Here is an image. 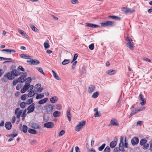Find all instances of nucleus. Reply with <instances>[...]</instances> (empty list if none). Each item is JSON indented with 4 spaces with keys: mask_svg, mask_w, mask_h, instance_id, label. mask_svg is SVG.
<instances>
[{
    "mask_svg": "<svg viewBox=\"0 0 152 152\" xmlns=\"http://www.w3.org/2000/svg\"><path fill=\"white\" fill-rule=\"evenodd\" d=\"M138 113L136 109L134 110H133L132 111L130 115V117H131L132 115H135V114Z\"/></svg>",
    "mask_w": 152,
    "mask_h": 152,
    "instance_id": "37998d69",
    "label": "nucleus"
},
{
    "mask_svg": "<svg viewBox=\"0 0 152 152\" xmlns=\"http://www.w3.org/2000/svg\"><path fill=\"white\" fill-rule=\"evenodd\" d=\"M26 109H25L24 110L23 112V113L21 115V117H22V120L23 121H24L25 117L26 115Z\"/></svg>",
    "mask_w": 152,
    "mask_h": 152,
    "instance_id": "f704fd0d",
    "label": "nucleus"
},
{
    "mask_svg": "<svg viewBox=\"0 0 152 152\" xmlns=\"http://www.w3.org/2000/svg\"><path fill=\"white\" fill-rule=\"evenodd\" d=\"M48 98H45L42 99L38 102V103L39 104H42L46 103L48 100Z\"/></svg>",
    "mask_w": 152,
    "mask_h": 152,
    "instance_id": "4be33fe9",
    "label": "nucleus"
},
{
    "mask_svg": "<svg viewBox=\"0 0 152 152\" xmlns=\"http://www.w3.org/2000/svg\"><path fill=\"white\" fill-rule=\"evenodd\" d=\"M147 140L145 139H142L140 140V144L141 145H143L146 143Z\"/></svg>",
    "mask_w": 152,
    "mask_h": 152,
    "instance_id": "cd10ccee",
    "label": "nucleus"
},
{
    "mask_svg": "<svg viewBox=\"0 0 152 152\" xmlns=\"http://www.w3.org/2000/svg\"><path fill=\"white\" fill-rule=\"evenodd\" d=\"M28 131L30 133L33 134H35L37 133L36 131L35 130L31 129H29Z\"/></svg>",
    "mask_w": 152,
    "mask_h": 152,
    "instance_id": "72a5a7b5",
    "label": "nucleus"
},
{
    "mask_svg": "<svg viewBox=\"0 0 152 152\" xmlns=\"http://www.w3.org/2000/svg\"><path fill=\"white\" fill-rule=\"evenodd\" d=\"M128 144L126 142V138H125L124 143V138L123 137H120V142L119 144V148H116L114 150V152H119L120 151H124V147L128 148Z\"/></svg>",
    "mask_w": 152,
    "mask_h": 152,
    "instance_id": "f257e3e1",
    "label": "nucleus"
},
{
    "mask_svg": "<svg viewBox=\"0 0 152 152\" xmlns=\"http://www.w3.org/2000/svg\"><path fill=\"white\" fill-rule=\"evenodd\" d=\"M35 104L34 103H32L30 104L27 108V110H28L27 112L28 113H29L33 112L35 108L34 107Z\"/></svg>",
    "mask_w": 152,
    "mask_h": 152,
    "instance_id": "423d86ee",
    "label": "nucleus"
},
{
    "mask_svg": "<svg viewBox=\"0 0 152 152\" xmlns=\"http://www.w3.org/2000/svg\"><path fill=\"white\" fill-rule=\"evenodd\" d=\"M36 94H37V95L36 96V98L37 99L42 98L44 97V94L42 93L39 94H38L37 93Z\"/></svg>",
    "mask_w": 152,
    "mask_h": 152,
    "instance_id": "c756f323",
    "label": "nucleus"
},
{
    "mask_svg": "<svg viewBox=\"0 0 152 152\" xmlns=\"http://www.w3.org/2000/svg\"><path fill=\"white\" fill-rule=\"evenodd\" d=\"M30 85L29 84H25L21 90V92L23 93L25 92L26 90L28 88V86Z\"/></svg>",
    "mask_w": 152,
    "mask_h": 152,
    "instance_id": "4468645a",
    "label": "nucleus"
},
{
    "mask_svg": "<svg viewBox=\"0 0 152 152\" xmlns=\"http://www.w3.org/2000/svg\"><path fill=\"white\" fill-rule=\"evenodd\" d=\"M110 150L109 146L106 147L104 150V152H110Z\"/></svg>",
    "mask_w": 152,
    "mask_h": 152,
    "instance_id": "5fc2aeb1",
    "label": "nucleus"
},
{
    "mask_svg": "<svg viewBox=\"0 0 152 152\" xmlns=\"http://www.w3.org/2000/svg\"><path fill=\"white\" fill-rule=\"evenodd\" d=\"M139 97L140 98V100L142 102H140V104L142 106L144 105L146 103V99L143 98V95L140 94L139 95Z\"/></svg>",
    "mask_w": 152,
    "mask_h": 152,
    "instance_id": "1a4fd4ad",
    "label": "nucleus"
},
{
    "mask_svg": "<svg viewBox=\"0 0 152 152\" xmlns=\"http://www.w3.org/2000/svg\"><path fill=\"white\" fill-rule=\"evenodd\" d=\"M109 17L113 19H114L115 20H121V18L117 16L113 15H110L109 16Z\"/></svg>",
    "mask_w": 152,
    "mask_h": 152,
    "instance_id": "393cba45",
    "label": "nucleus"
},
{
    "mask_svg": "<svg viewBox=\"0 0 152 152\" xmlns=\"http://www.w3.org/2000/svg\"><path fill=\"white\" fill-rule=\"evenodd\" d=\"M44 46L45 49L49 48L50 47L49 44L46 42L44 43Z\"/></svg>",
    "mask_w": 152,
    "mask_h": 152,
    "instance_id": "09e8293b",
    "label": "nucleus"
},
{
    "mask_svg": "<svg viewBox=\"0 0 152 152\" xmlns=\"http://www.w3.org/2000/svg\"><path fill=\"white\" fill-rule=\"evenodd\" d=\"M49 119V117L47 115H44L43 117V120L45 122L47 121Z\"/></svg>",
    "mask_w": 152,
    "mask_h": 152,
    "instance_id": "6e6d98bb",
    "label": "nucleus"
},
{
    "mask_svg": "<svg viewBox=\"0 0 152 152\" xmlns=\"http://www.w3.org/2000/svg\"><path fill=\"white\" fill-rule=\"evenodd\" d=\"M18 32L23 36L25 37H27V34H26V33L23 31L21 30L20 29H18Z\"/></svg>",
    "mask_w": 152,
    "mask_h": 152,
    "instance_id": "a878e982",
    "label": "nucleus"
},
{
    "mask_svg": "<svg viewBox=\"0 0 152 152\" xmlns=\"http://www.w3.org/2000/svg\"><path fill=\"white\" fill-rule=\"evenodd\" d=\"M58 100V98L56 96H54L50 99V101L52 103H55Z\"/></svg>",
    "mask_w": 152,
    "mask_h": 152,
    "instance_id": "412c9836",
    "label": "nucleus"
},
{
    "mask_svg": "<svg viewBox=\"0 0 152 152\" xmlns=\"http://www.w3.org/2000/svg\"><path fill=\"white\" fill-rule=\"evenodd\" d=\"M26 103L24 102H22L20 104V106L21 108H23L26 106Z\"/></svg>",
    "mask_w": 152,
    "mask_h": 152,
    "instance_id": "864d4df0",
    "label": "nucleus"
},
{
    "mask_svg": "<svg viewBox=\"0 0 152 152\" xmlns=\"http://www.w3.org/2000/svg\"><path fill=\"white\" fill-rule=\"evenodd\" d=\"M17 135V134H8L7 135V137H12L13 138L15 137Z\"/></svg>",
    "mask_w": 152,
    "mask_h": 152,
    "instance_id": "e2e57ef3",
    "label": "nucleus"
},
{
    "mask_svg": "<svg viewBox=\"0 0 152 152\" xmlns=\"http://www.w3.org/2000/svg\"><path fill=\"white\" fill-rule=\"evenodd\" d=\"M95 89L96 87L94 85H90L88 87V92L90 94H91L95 91Z\"/></svg>",
    "mask_w": 152,
    "mask_h": 152,
    "instance_id": "39448f33",
    "label": "nucleus"
},
{
    "mask_svg": "<svg viewBox=\"0 0 152 152\" xmlns=\"http://www.w3.org/2000/svg\"><path fill=\"white\" fill-rule=\"evenodd\" d=\"M52 72L53 74V76L56 79L58 80H61V78L59 77L56 74L54 71L53 70H52Z\"/></svg>",
    "mask_w": 152,
    "mask_h": 152,
    "instance_id": "bb28decb",
    "label": "nucleus"
},
{
    "mask_svg": "<svg viewBox=\"0 0 152 152\" xmlns=\"http://www.w3.org/2000/svg\"><path fill=\"white\" fill-rule=\"evenodd\" d=\"M69 59H64L62 62V64L63 65H65L69 63Z\"/></svg>",
    "mask_w": 152,
    "mask_h": 152,
    "instance_id": "a19ab883",
    "label": "nucleus"
},
{
    "mask_svg": "<svg viewBox=\"0 0 152 152\" xmlns=\"http://www.w3.org/2000/svg\"><path fill=\"white\" fill-rule=\"evenodd\" d=\"M128 8L123 7L121 9V10L126 14H127Z\"/></svg>",
    "mask_w": 152,
    "mask_h": 152,
    "instance_id": "3c124183",
    "label": "nucleus"
},
{
    "mask_svg": "<svg viewBox=\"0 0 152 152\" xmlns=\"http://www.w3.org/2000/svg\"><path fill=\"white\" fill-rule=\"evenodd\" d=\"M60 114V113L58 111H55L53 113V116L55 118L58 117Z\"/></svg>",
    "mask_w": 152,
    "mask_h": 152,
    "instance_id": "7c9ffc66",
    "label": "nucleus"
},
{
    "mask_svg": "<svg viewBox=\"0 0 152 152\" xmlns=\"http://www.w3.org/2000/svg\"><path fill=\"white\" fill-rule=\"evenodd\" d=\"M77 57H78V55H77V54H76V53L75 54H74L73 60H72V61L71 62V63H72L73 62H74V61H75V60L77 59Z\"/></svg>",
    "mask_w": 152,
    "mask_h": 152,
    "instance_id": "de8ad7c7",
    "label": "nucleus"
},
{
    "mask_svg": "<svg viewBox=\"0 0 152 152\" xmlns=\"http://www.w3.org/2000/svg\"><path fill=\"white\" fill-rule=\"evenodd\" d=\"M106 23L107 26H112L114 23V22L113 21L108 20L106 21Z\"/></svg>",
    "mask_w": 152,
    "mask_h": 152,
    "instance_id": "c9c22d12",
    "label": "nucleus"
},
{
    "mask_svg": "<svg viewBox=\"0 0 152 152\" xmlns=\"http://www.w3.org/2000/svg\"><path fill=\"white\" fill-rule=\"evenodd\" d=\"M19 108H16L15 110V114L16 115L17 118H19L22 113V110H19Z\"/></svg>",
    "mask_w": 152,
    "mask_h": 152,
    "instance_id": "0eeeda50",
    "label": "nucleus"
},
{
    "mask_svg": "<svg viewBox=\"0 0 152 152\" xmlns=\"http://www.w3.org/2000/svg\"><path fill=\"white\" fill-rule=\"evenodd\" d=\"M3 59L7 61L4 62V63H7L8 61H11L12 60L11 58H3Z\"/></svg>",
    "mask_w": 152,
    "mask_h": 152,
    "instance_id": "8fccbe9b",
    "label": "nucleus"
},
{
    "mask_svg": "<svg viewBox=\"0 0 152 152\" xmlns=\"http://www.w3.org/2000/svg\"><path fill=\"white\" fill-rule=\"evenodd\" d=\"M4 77L8 78L9 80H11L14 79V77L13 76L11 72H9L4 75Z\"/></svg>",
    "mask_w": 152,
    "mask_h": 152,
    "instance_id": "9d476101",
    "label": "nucleus"
},
{
    "mask_svg": "<svg viewBox=\"0 0 152 152\" xmlns=\"http://www.w3.org/2000/svg\"><path fill=\"white\" fill-rule=\"evenodd\" d=\"M65 131L64 130H62L61 131V132H60L59 136H61L62 135H63L65 133Z\"/></svg>",
    "mask_w": 152,
    "mask_h": 152,
    "instance_id": "680f3d73",
    "label": "nucleus"
},
{
    "mask_svg": "<svg viewBox=\"0 0 152 152\" xmlns=\"http://www.w3.org/2000/svg\"><path fill=\"white\" fill-rule=\"evenodd\" d=\"M105 146V143L103 144L101 146L99 147L98 148L99 151H102L103 149L104 148Z\"/></svg>",
    "mask_w": 152,
    "mask_h": 152,
    "instance_id": "79ce46f5",
    "label": "nucleus"
},
{
    "mask_svg": "<svg viewBox=\"0 0 152 152\" xmlns=\"http://www.w3.org/2000/svg\"><path fill=\"white\" fill-rule=\"evenodd\" d=\"M117 142L115 141H112L110 143V147L111 148H114Z\"/></svg>",
    "mask_w": 152,
    "mask_h": 152,
    "instance_id": "c85d7f7f",
    "label": "nucleus"
},
{
    "mask_svg": "<svg viewBox=\"0 0 152 152\" xmlns=\"http://www.w3.org/2000/svg\"><path fill=\"white\" fill-rule=\"evenodd\" d=\"M145 108V107H140L137 108L136 109L138 113L140 111L144 110Z\"/></svg>",
    "mask_w": 152,
    "mask_h": 152,
    "instance_id": "2f4dec72",
    "label": "nucleus"
},
{
    "mask_svg": "<svg viewBox=\"0 0 152 152\" xmlns=\"http://www.w3.org/2000/svg\"><path fill=\"white\" fill-rule=\"evenodd\" d=\"M17 69L18 70L20 71H24L25 70V69L22 67V66H19L18 68Z\"/></svg>",
    "mask_w": 152,
    "mask_h": 152,
    "instance_id": "13d9d810",
    "label": "nucleus"
},
{
    "mask_svg": "<svg viewBox=\"0 0 152 152\" xmlns=\"http://www.w3.org/2000/svg\"><path fill=\"white\" fill-rule=\"evenodd\" d=\"M31 57H30L29 58H28V59L27 60V62L29 63L30 65H31V61L33 59L31 58Z\"/></svg>",
    "mask_w": 152,
    "mask_h": 152,
    "instance_id": "69168bd1",
    "label": "nucleus"
},
{
    "mask_svg": "<svg viewBox=\"0 0 152 152\" xmlns=\"http://www.w3.org/2000/svg\"><path fill=\"white\" fill-rule=\"evenodd\" d=\"M5 126L7 129L10 130L12 126L11 122H9L5 123Z\"/></svg>",
    "mask_w": 152,
    "mask_h": 152,
    "instance_id": "dca6fc26",
    "label": "nucleus"
},
{
    "mask_svg": "<svg viewBox=\"0 0 152 152\" xmlns=\"http://www.w3.org/2000/svg\"><path fill=\"white\" fill-rule=\"evenodd\" d=\"M101 26L102 27H105L107 26L106 21L105 22L101 23Z\"/></svg>",
    "mask_w": 152,
    "mask_h": 152,
    "instance_id": "0e129e2a",
    "label": "nucleus"
},
{
    "mask_svg": "<svg viewBox=\"0 0 152 152\" xmlns=\"http://www.w3.org/2000/svg\"><path fill=\"white\" fill-rule=\"evenodd\" d=\"M12 75L15 76H17L20 75V72L16 69H13L11 72Z\"/></svg>",
    "mask_w": 152,
    "mask_h": 152,
    "instance_id": "ddd939ff",
    "label": "nucleus"
},
{
    "mask_svg": "<svg viewBox=\"0 0 152 152\" xmlns=\"http://www.w3.org/2000/svg\"><path fill=\"white\" fill-rule=\"evenodd\" d=\"M135 12V10L134 9H130L129 8H128L127 14L128 13H132L133 12Z\"/></svg>",
    "mask_w": 152,
    "mask_h": 152,
    "instance_id": "c03bdc74",
    "label": "nucleus"
},
{
    "mask_svg": "<svg viewBox=\"0 0 152 152\" xmlns=\"http://www.w3.org/2000/svg\"><path fill=\"white\" fill-rule=\"evenodd\" d=\"M36 140H31L30 141V143L31 145H33L36 143Z\"/></svg>",
    "mask_w": 152,
    "mask_h": 152,
    "instance_id": "774afa93",
    "label": "nucleus"
},
{
    "mask_svg": "<svg viewBox=\"0 0 152 152\" xmlns=\"http://www.w3.org/2000/svg\"><path fill=\"white\" fill-rule=\"evenodd\" d=\"M39 63V61L36 59H33L31 61V63L30 65H37Z\"/></svg>",
    "mask_w": 152,
    "mask_h": 152,
    "instance_id": "aec40b11",
    "label": "nucleus"
},
{
    "mask_svg": "<svg viewBox=\"0 0 152 152\" xmlns=\"http://www.w3.org/2000/svg\"><path fill=\"white\" fill-rule=\"evenodd\" d=\"M99 95V92L98 91H96L92 94V97L93 98H96L98 97Z\"/></svg>",
    "mask_w": 152,
    "mask_h": 152,
    "instance_id": "e433bc0d",
    "label": "nucleus"
},
{
    "mask_svg": "<svg viewBox=\"0 0 152 152\" xmlns=\"http://www.w3.org/2000/svg\"><path fill=\"white\" fill-rule=\"evenodd\" d=\"M18 82L20 83H22L24 82L25 81L24 78L23 77V76H21L17 80Z\"/></svg>",
    "mask_w": 152,
    "mask_h": 152,
    "instance_id": "4c0bfd02",
    "label": "nucleus"
},
{
    "mask_svg": "<svg viewBox=\"0 0 152 152\" xmlns=\"http://www.w3.org/2000/svg\"><path fill=\"white\" fill-rule=\"evenodd\" d=\"M116 72V71L115 70L110 69L107 71L106 73L108 74L113 75H114Z\"/></svg>",
    "mask_w": 152,
    "mask_h": 152,
    "instance_id": "a211bd4d",
    "label": "nucleus"
},
{
    "mask_svg": "<svg viewBox=\"0 0 152 152\" xmlns=\"http://www.w3.org/2000/svg\"><path fill=\"white\" fill-rule=\"evenodd\" d=\"M54 107V106L53 105L51 104L46 105L44 107V109L48 113H51Z\"/></svg>",
    "mask_w": 152,
    "mask_h": 152,
    "instance_id": "f03ea898",
    "label": "nucleus"
},
{
    "mask_svg": "<svg viewBox=\"0 0 152 152\" xmlns=\"http://www.w3.org/2000/svg\"><path fill=\"white\" fill-rule=\"evenodd\" d=\"M37 70L39 72H40L42 74L44 75V73L43 72V69L41 67H37Z\"/></svg>",
    "mask_w": 152,
    "mask_h": 152,
    "instance_id": "4d7b16f0",
    "label": "nucleus"
},
{
    "mask_svg": "<svg viewBox=\"0 0 152 152\" xmlns=\"http://www.w3.org/2000/svg\"><path fill=\"white\" fill-rule=\"evenodd\" d=\"M142 148L144 150L147 149L149 147V144L148 143H146L145 144L143 145Z\"/></svg>",
    "mask_w": 152,
    "mask_h": 152,
    "instance_id": "49530a36",
    "label": "nucleus"
},
{
    "mask_svg": "<svg viewBox=\"0 0 152 152\" xmlns=\"http://www.w3.org/2000/svg\"><path fill=\"white\" fill-rule=\"evenodd\" d=\"M127 45L128 46V47L130 50H132L133 49L134 43L133 42H128L127 43Z\"/></svg>",
    "mask_w": 152,
    "mask_h": 152,
    "instance_id": "5701e85b",
    "label": "nucleus"
},
{
    "mask_svg": "<svg viewBox=\"0 0 152 152\" xmlns=\"http://www.w3.org/2000/svg\"><path fill=\"white\" fill-rule=\"evenodd\" d=\"M30 27L35 32H38V29L35 27L33 25L31 24L30 25Z\"/></svg>",
    "mask_w": 152,
    "mask_h": 152,
    "instance_id": "58836bf2",
    "label": "nucleus"
},
{
    "mask_svg": "<svg viewBox=\"0 0 152 152\" xmlns=\"http://www.w3.org/2000/svg\"><path fill=\"white\" fill-rule=\"evenodd\" d=\"M56 109L58 110H60L61 108V106L60 104H57L56 105Z\"/></svg>",
    "mask_w": 152,
    "mask_h": 152,
    "instance_id": "052dcab7",
    "label": "nucleus"
},
{
    "mask_svg": "<svg viewBox=\"0 0 152 152\" xmlns=\"http://www.w3.org/2000/svg\"><path fill=\"white\" fill-rule=\"evenodd\" d=\"M66 116L68 118L69 121L70 122L71 121V115L70 113V110L69 108H68L67 110Z\"/></svg>",
    "mask_w": 152,
    "mask_h": 152,
    "instance_id": "2eb2a0df",
    "label": "nucleus"
},
{
    "mask_svg": "<svg viewBox=\"0 0 152 152\" xmlns=\"http://www.w3.org/2000/svg\"><path fill=\"white\" fill-rule=\"evenodd\" d=\"M44 126L46 128L50 129L54 127V124L51 122H46L44 124Z\"/></svg>",
    "mask_w": 152,
    "mask_h": 152,
    "instance_id": "6e6552de",
    "label": "nucleus"
},
{
    "mask_svg": "<svg viewBox=\"0 0 152 152\" xmlns=\"http://www.w3.org/2000/svg\"><path fill=\"white\" fill-rule=\"evenodd\" d=\"M31 127L34 129H39V125L38 124L33 123L31 124Z\"/></svg>",
    "mask_w": 152,
    "mask_h": 152,
    "instance_id": "f3484780",
    "label": "nucleus"
},
{
    "mask_svg": "<svg viewBox=\"0 0 152 152\" xmlns=\"http://www.w3.org/2000/svg\"><path fill=\"white\" fill-rule=\"evenodd\" d=\"M110 124L109 125L110 126H119V125L117 120L115 118H112L110 121Z\"/></svg>",
    "mask_w": 152,
    "mask_h": 152,
    "instance_id": "20e7f679",
    "label": "nucleus"
},
{
    "mask_svg": "<svg viewBox=\"0 0 152 152\" xmlns=\"http://www.w3.org/2000/svg\"><path fill=\"white\" fill-rule=\"evenodd\" d=\"M20 57L22 58L27 59L29 58L30 57H31V56L26 54H20Z\"/></svg>",
    "mask_w": 152,
    "mask_h": 152,
    "instance_id": "b1692460",
    "label": "nucleus"
},
{
    "mask_svg": "<svg viewBox=\"0 0 152 152\" xmlns=\"http://www.w3.org/2000/svg\"><path fill=\"white\" fill-rule=\"evenodd\" d=\"M35 94L34 91H30L28 94V97H31L33 96Z\"/></svg>",
    "mask_w": 152,
    "mask_h": 152,
    "instance_id": "ea45409f",
    "label": "nucleus"
},
{
    "mask_svg": "<svg viewBox=\"0 0 152 152\" xmlns=\"http://www.w3.org/2000/svg\"><path fill=\"white\" fill-rule=\"evenodd\" d=\"M1 51L8 52L10 54H11L12 53H15L16 52L15 50L12 49H4L2 50Z\"/></svg>",
    "mask_w": 152,
    "mask_h": 152,
    "instance_id": "6ab92c4d",
    "label": "nucleus"
},
{
    "mask_svg": "<svg viewBox=\"0 0 152 152\" xmlns=\"http://www.w3.org/2000/svg\"><path fill=\"white\" fill-rule=\"evenodd\" d=\"M23 75H22L21 76H23V77L25 78L27 76V74L26 72H23Z\"/></svg>",
    "mask_w": 152,
    "mask_h": 152,
    "instance_id": "338daca9",
    "label": "nucleus"
},
{
    "mask_svg": "<svg viewBox=\"0 0 152 152\" xmlns=\"http://www.w3.org/2000/svg\"><path fill=\"white\" fill-rule=\"evenodd\" d=\"M33 102V99L32 98H30L28 99L26 102V103L27 104H29L32 103Z\"/></svg>",
    "mask_w": 152,
    "mask_h": 152,
    "instance_id": "a18cd8bd",
    "label": "nucleus"
},
{
    "mask_svg": "<svg viewBox=\"0 0 152 152\" xmlns=\"http://www.w3.org/2000/svg\"><path fill=\"white\" fill-rule=\"evenodd\" d=\"M22 131L24 133H26L27 132L28 127L26 125H23L22 126Z\"/></svg>",
    "mask_w": 152,
    "mask_h": 152,
    "instance_id": "473e14b6",
    "label": "nucleus"
},
{
    "mask_svg": "<svg viewBox=\"0 0 152 152\" xmlns=\"http://www.w3.org/2000/svg\"><path fill=\"white\" fill-rule=\"evenodd\" d=\"M86 124V121H82L80 122L76 126L75 130L77 132L79 131L81 129L83 128V127Z\"/></svg>",
    "mask_w": 152,
    "mask_h": 152,
    "instance_id": "7ed1b4c3",
    "label": "nucleus"
},
{
    "mask_svg": "<svg viewBox=\"0 0 152 152\" xmlns=\"http://www.w3.org/2000/svg\"><path fill=\"white\" fill-rule=\"evenodd\" d=\"M26 95L24 94L22 95L21 96V99L23 101H24L26 99Z\"/></svg>",
    "mask_w": 152,
    "mask_h": 152,
    "instance_id": "603ef678",
    "label": "nucleus"
},
{
    "mask_svg": "<svg viewBox=\"0 0 152 152\" xmlns=\"http://www.w3.org/2000/svg\"><path fill=\"white\" fill-rule=\"evenodd\" d=\"M94 45L93 43L89 45V48L91 50H93L94 49Z\"/></svg>",
    "mask_w": 152,
    "mask_h": 152,
    "instance_id": "bf43d9fd",
    "label": "nucleus"
},
{
    "mask_svg": "<svg viewBox=\"0 0 152 152\" xmlns=\"http://www.w3.org/2000/svg\"><path fill=\"white\" fill-rule=\"evenodd\" d=\"M85 26L89 27L92 28H96L99 27V26L98 25L94 24L91 23H88L86 24Z\"/></svg>",
    "mask_w": 152,
    "mask_h": 152,
    "instance_id": "f8f14e48",
    "label": "nucleus"
},
{
    "mask_svg": "<svg viewBox=\"0 0 152 152\" xmlns=\"http://www.w3.org/2000/svg\"><path fill=\"white\" fill-rule=\"evenodd\" d=\"M131 142L132 145H134L138 143L139 140L137 137H134L131 140Z\"/></svg>",
    "mask_w": 152,
    "mask_h": 152,
    "instance_id": "9b49d317",
    "label": "nucleus"
}]
</instances>
